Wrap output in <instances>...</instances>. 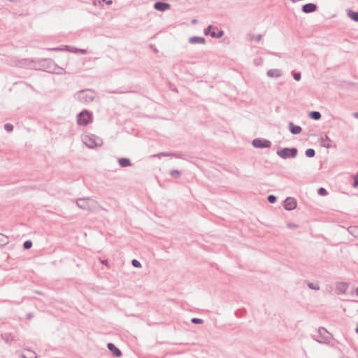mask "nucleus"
Wrapping results in <instances>:
<instances>
[{
    "mask_svg": "<svg viewBox=\"0 0 358 358\" xmlns=\"http://www.w3.org/2000/svg\"><path fill=\"white\" fill-rule=\"evenodd\" d=\"M196 20H192V23H193V24H195V23H196Z\"/></svg>",
    "mask_w": 358,
    "mask_h": 358,
    "instance_id": "nucleus-48",
    "label": "nucleus"
},
{
    "mask_svg": "<svg viewBox=\"0 0 358 358\" xmlns=\"http://www.w3.org/2000/svg\"><path fill=\"white\" fill-rule=\"evenodd\" d=\"M36 354L35 352L29 350L24 349V358H36Z\"/></svg>",
    "mask_w": 358,
    "mask_h": 358,
    "instance_id": "nucleus-18",
    "label": "nucleus"
},
{
    "mask_svg": "<svg viewBox=\"0 0 358 358\" xmlns=\"http://www.w3.org/2000/svg\"><path fill=\"white\" fill-rule=\"evenodd\" d=\"M305 154L308 157H313L315 155V151L313 148H308L306 150Z\"/></svg>",
    "mask_w": 358,
    "mask_h": 358,
    "instance_id": "nucleus-25",
    "label": "nucleus"
},
{
    "mask_svg": "<svg viewBox=\"0 0 358 358\" xmlns=\"http://www.w3.org/2000/svg\"><path fill=\"white\" fill-rule=\"evenodd\" d=\"M191 322L193 324H203V320L202 319H200V318H196V317H194L191 320Z\"/></svg>",
    "mask_w": 358,
    "mask_h": 358,
    "instance_id": "nucleus-32",
    "label": "nucleus"
},
{
    "mask_svg": "<svg viewBox=\"0 0 358 358\" xmlns=\"http://www.w3.org/2000/svg\"><path fill=\"white\" fill-rule=\"evenodd\" d=\"M38 64L36 62L29 60L28 59H24V68L34 69H36Z\"/></svg>",
    "mask_w": 358,
    "mask_h": 358,
    "instance_id": "nucleus-16",
    "label": "nucleus"
},
{
    "mask_svg": "<svg viewBox=\"0 0 358 358\" xmlns=\"http://www.w3.org/2000/svg\"><path fill=\"white\" fill-rule=\"evenodd\" d=\"M33 317V315L31 313H29L27 315V318L28 320H30Z\"/></svg>",
    "mask_w": 358,
    "mask_h": 358,
    "instance_id": "nucleus-41",
    "label": "nucleus"
},
{
    "mask_svg": "<svg viewBox=\"0 0 358 358\" xmlns=\"http://www.w3.org/2000/svg\"><path fill=\"white\" fill-rule=\"evenodd\" d=\"M262 34H259L257 36H255V35H250L249 36V40L250 41H256L257 42H259L262 40Z\"/></svg>",
    "mask_w": 358,
    "mask_h": 358,
    "instance_id": "nucleus-26",
    "label": "nucleus"
},
{
    "mask_svg": "<svg viewBox=\"0 0 358 358\" xmlns=\"http://www.w3.org/2000/svg\"><path fill=\"white\" fill-rule=\"evenodd\" d=\"M172 155V152H160L157 155H153L154 157H160L161 156L167 157L171 156Z\"/></svg>",
    "mask_w": 358,
    "mask_h": 358,
    "instance_id": "nucleus-31",
    "label": "nucleus"
},
{
    "mask_svg": "<svg viewBox=\"0 0 358 358\" xmlns=\"http://www.w3.org/2000/svg\"><path fill=\"white\" fill-rule=\"evenodd\" d=\"M224 34V31L222 30H220L218 32L212 31L210 32V35L213 38H221Z\"/></svg>",
    "mask_w": 358,
    "mask_h": 358,
    "instance_id": "nucleus-23",
    "label": "nucleus"
},
{
    "mask_svg": "<svg viewBox=\"0 0 358 358\" xmlns=\"http://www.w3.org/2000/svg\"><path fill=\"white\" fill-rule=\"evenodd\" d=\"M153 7L157 10L164 12L171 8V4L166 2L157 1L155 3Z\"/></svg>",
    "mask_w": 358,
    "mask_h": 358,
    "instance_id": "nucleus-9",
    "label": "nucleus"
},
{
    "mask_svg": "<svg viewBox=\"0 0 358 358\" xmlns=\"http://www.w3.org/2000/svg\"><path fill=\"white\" fill-rule=\"evenodd\" d=\"M309 117L314 120H319L322 115L321 113L318 111H312L310 113Z\"/></svg>",
    "mask_w": 358,
    "mask_h": 358,
    "instance_id": "nucleus-21",
    "label": "nucleus"
},
{
    "mask_svg": "<svg viewBox=\"0 0 358 358\" xmlns=\"http://www.w3.org/2000/svg\"><path fill=\"white\" fill-rule=\"evenodd\" d=\"M92 114L85 110L77 115V123L79 125L86 126L92 122Z\"/></svg>",
    "mask_w": 358,
    "mask_h": 358,
    "instance_id": "nucleus-5",
    "label": "nucleus"
},
{
    "mask_svg": "<svg viewBox=\"0 0 358 358\" xmlns=\"http://www.w3.org/2000/svg\"><path fill=\"white\" fill-rule=\"evenodd\" d=\"M32 246V242L31 241H26L24 242V249L28 250L30 249Z\"/></svg>",
    "mask_w": 358,
    "mask_h": 358,
    "instance_id": "nucleus-29",
    "label": "nucleus"
},
{
    "mask_svg": "<svg viewBox=\"0 0 358 358\" xmlns=\"http://www.w3.org/2000/svg\"><path fill=\"white\" fill-rule=\"evenodd\" d=\"M296 227L295 224H292V227Z\"/></svg>",
    "mask_w": 358,
    "mask_h": 358,
    "instance_id": "nucleus-49",
    "label": "nucleus"
},
{
    "mask_svg": "<svg viewBox=\"0 0 358 358\" xmlns=\"http://www.w3.org/2000/svg\"><path fill=\"white\" fill-rule=\"evenodd\" d=\"M8 237L0 233V248L8 243Z\"/></svg>",
    "mask_w": 358,
    "mask_h": 358,
    "instance_id": "nucleus-20",
    "label": "nucleus"
},
{
    "mask_svg": "<svg viewBox=\"0 0 358 358\" xmlns=\"http://www.w3.org/2000/svg\"><path fill=\"white\" fill-rule=\"evenodd\" d=\"M64 49L62 48H49L48 50H50V51H55V52H58V51H61V50H63Z\"/></svg>",
    "mask_w": 358,
    "mask_h": 358,
    "instance_id": "nucleus-38",
    "label": "nucleus"
},
{
    "mask_svg": "<svg viewBox=\"0 0 358 358\" xmlns=\"http://www.w3.org/2000/svg\"><path fill=\"white\" fill-rule=\"evenodd\" d=\"M317 10V5L312 3H308L302 6V11L306 13H310Z\"/></svg>",
    "mask_w": 358,
    "mask_h": 358,
    "instance_id": "nucleus-11",
    "label": "nucleus"
},
{
    "mask_svg": "<svg viewBox=\"0 0 358 358\" xmlns=\"http://www.w3.org/2000/svg\"><path fill=\"white\" fill-rule=\"evenodd\" d=\"M213 27L211 25H209L205 30H204V34L206 35H208L210 34V29L212 28Z\"/></svg>",
    "mask_w": 358,
    "mask_h": 358,
    "instance_id": "nucleus-37",
    "label": "nucleus"
},
{
    "mask_svg": "<svg viewBox=\"0 0 358 358\" xmlns=\"http://www.w3.org/2000/svg\"><path fill=\"white\" fill-rule=\"evenodd\" d=\"M289 131L292 134H299L301 133L302 129L300 126L295 125L293 122H290L289 123Z\"/></svg>",
    "mask_w": 358,
    "mask_h": 358,
    "instance_id": "nucleus-14",
    "label": "nucleus"
},
{
    "mask_svg": "<svg viewBox=\"0 0 358 358\" xmlns=\"http://www.w3.org/2000/svg\"><path fill=\"white\" fill-rule=\"evenodd\" d=\"M308 287L311 289H314V290H319L320 289V286L317 284H314L313 282H308Z\"/></svg>",
    "mask_w": 358,
    "mask_h": 358,
    "instance_id": "nucleus-28",
    "label": "nucleus"
},
{
    "mask_svg": "<svg viewBox=\"0 0 358 358\" xmlns=\"http://www.w3.org/2000/svg\"><path fill=\"white\" fill-rule=\"evenodd\" d=\"M3 340L6 343H10L13 340V336L10 334H5Z\"/></svg>",
    "mask_w": 358,
    "mask_h": 358,
    "instance_id": "nucleus-30",
    "label": "nucleus"
},
{
    "mask_svg": "<svg viewBox=\"0 0 358 358\" xmlns=\"http://www.w3.org/2000/svg\"><path fill=\"white\" fill-rule=\"evenodd\" d=\"M77 206L85 210L92 211L96 208L97 202L91 198H79L76 201Z\"/></svg>",
    "mask_w": 358,
    "mask_h": 358,
    "instance_id": "nucleus-1",
    "label": "nucleus"
},
{
    "mask_svg": "<svg viewBox=\"0 0 358 358\" xmlns=\"http://www.w3.org/2000/svg\"><path fill=\"white\" fill-rule=\"evenodd\" d=\"M108 350L112 354L116 357H120L122 356L121 350L117 348L113 343H109L107 345Z\"/></svg>",
    "mask_w": 358,
    "mask_h": 358,
    "instance_id": "nucleus-10",
    "label": "nucleus"
},
{
    "mask_svg": "<svg viewBox=\"0 0 358 358\" xmlns=\"http://www.w3.org/2000/svg\"><path fill=\"white\" fill-rule=\"evenodd\" d=\"M336 290L340 294H345L348 288V283L347 282H337L336 285Z\"/></svg>",
    "mask_w": 358,
    "mask_h": 358,
    "instance_id": "nucleus-13",
    "label": "nucleus"
},
{
    "mask_svg": "<svg viewBox=\"0 0 358 358\" xmlns=\"http://www.w3.org/2000/svg\"><path fill=\"white\" fill-rule=\"evenodd\" d=\"M293 77L295 80H296V81L300 80V79L301 78V73H299V72L294 73Z\"/></svg>",
    "mask_w": 358,
    "mask_h": 358,
    "instance_id": "nucleus-36",
    "label": "nucleus"
},
{
    "mask_svg": "<svg viewBox=\"0 0 358 358\" xmlns=\"http://www.w3.org/2000/svg\"><path fill=\"white\" fill-rule=\"evenodd\" d=\"M355 331H356L357 334H358V324H357V327L355 329Z\"/></svg>",
    "mask_w": 358,
    "mask_h": 358,
    "instance_id": "nucleus-45",
    "label": "nucleus"
},
{
    "mask_svg": "<svg viewBox=\"0 0 358 358\" xmlns=\"http://www.w3.org/2000/svg\"><path fill=\"white\" fill-rule=\"evenodd\" d=\"M296 207V201L292 197H287L284 201V208L287 210H292Z\"/></svg>",
    "mask_w": 358,
    "mask_h": 358,
    "instance_id": "nucleus-8",
    "label": "nucleus"
},
{
    "mask_svg": "<svg viewBox=\"0 0 358 358\" xmlns=\"http://www.w3.org/2000/svg\"><path fill=\"white\" fill-rule=\"evenodd\" d=\"M267 76L270 78H280L282 75V72L280 69H271L267 71L266 72Z\"/></svg>",
    "mask_w": 358,
    "mask_h": 358,
    "instance_id": "nucleus-12",
    "label": "nucleus"
},
{
    "mask_svg": "<svg viewBox=\"0 0 358 358\" xmlns=\"http://www.w3.org/2000/svg\"><path fill=\"white\" fill-rule=\"evenodd\" d=\"M3 128L7 132H10L13 129V125L10 123H6L3 125Z\"/></svg>",
    "mask_w": 358,
    "mask_h": 358,
    "instance_id": "nucleus-27",
    "label": "nucleus"
},
{
    "mask_svg": "<svg viewBox=\"0 0 358 358\" xmlns=\"http://www.w3.org/2000/svg\"><path fill=\"white\" fill-rule=\"evenodd\" d=\"M252 145L257 148H267L271 146V143L270 141L264 138H255Z\"/></svg>",
    "mask_w": 358,
    "mask_h": 358,
    "instance_id": "nucleus-6",
    "label": "nucleus"
},
{
    "mask_svg": "<svg viewBox=\"0 0 358 358\" xmlns=\"http://www.w3.org/2000/svg\"><path fill=\"white\" fill-rule=\"evenodd\" d=\"M82 53H85L86 52V50H80Z\"/></svg>",
    "mask_w": 358,
    "mask_h": 358,
    "instance_id": "nucleus-46",
    "label": "nucleus"
},
{
    "mask_svg": "<svg viewBox=\"0 0 358 358\" xmlns=\"http://www.w3.org/2000/svg\"><path fill=\"white\" fill-rule=\"evenodd\" d=\"M170 157H176V158H180V155L178 154V153H173L172 152V155H171Z\"/></svg>",
    "mask_w": 358,
    "mask_h": 358,
    "instance_id": "nucleus-40",
    "label": "nucleus"
},
{
    "mask_svg": "<svg viewBox=\"0 0 358 358\" xmlns=\"http://www.w3.org/2000/svg\"><path fill=\"white\" fill-rule=\"evenodd\" d=\"M327 333V331L324 327H320L318 329V334L320 335V338H314V339L320 343H327L329 342V337L325 334Z\"/></svg>",
    "mask_w": 358,
    "mask_h": 358,
    "instance_id": "nucleus-7",
    "label": "nucleus"
},
{
    "mask_svg": "<svg viewBox=\"0 0 358 358\" xmlns=\"http://www.w3.org/2000/svg\"><path fill=\"white\" fill-rule=\"evenodd\" d=\"M131 264H132V266L134 267H136V268H141V264L137 259H133L131 261Z\"/></svg>",
    "mask_w": 358,
    "mask_h": 358,
    "instance_id": "nucleus-34",
    "label": "nucleus"
},
{
    "mask_svg": "<svg viewBox=\"0 0 358 358\" xmlns=\"http://www.w3.org/2000/svg\"><path fill=\"white\" fill-rule=\"evenodd\" d=\"M267 199H268V201L269 203H274L276 201L277 198H276V196H274V195H269V196H268Z\"/></svg>",
    "mask_w": 358,
    "mask_h": 358,
    "instance_id": "nucleus-35",
    "label": "nucleus"
},
{
    "mask_svg": "<svg viewBox=\"0 0 358 358\" xmlns=\"http://www.w3.org/2000/svg\"><path fill=\"white\" fill-rule=\"evenodd\" d=\"M277 155L284 159L294 158L296 157L298 150L296 148H285L277 150Z\"/></svg>",
    "mask_w": 358,
    "mask_h": 358,
    "instance_id": "nucleus-3",
    "label": "nucleus"
},
{
    "mask_svg": "<svg viewBox=\"0 0 358 358\" xmlns=\"http://www.w3.org/2000/svg\"><path fill=\"white\" fill-rule=\"evenodd\" d=\"M354 116H355V117H357V118H358V113H354Z\"/></svg>",
    "mask_w": 358,
    "mask_h": 358,
    "instance_id": "nucleus-44",
    "label": "nucleus"
},
{
    "mask_svg": "<svg viewBox=\"0 0 358 358\" xmlns=\"http://www.w3.org/2000/svg\"><path fill=\"white\" fill-rule=\"evenodd\" d=\"M107 4L110 5L112 3V1L109 0L106 2Z\"/></svg>",
    "mask_w": 358,
    "mask_h": 358,
    "instance_id": "nucleus-43",
    "label": "nucleus"
},
{
    "mask_svg": "<svg viewBox=\"0 0 358 358\" xmlns=\"http://www.w3.org/2000/svg\"><path fill=\"white\" fill-rule=\"evenodd\" d=\"M101 262L102 264H104V265H107V264H108V261L107 260H101Z\"/></svg>",
    "mask_w": 358,
    "mask_h": 358,
    "instance_id": "nucleus-42",
    "label": "nucleus"
},
{
    "mask_svg": "<svg viewBox=\"0 0 358 358\" xmlns=\"http://www.w3.org/2000/svg\"><path fill=\"white\" fill-rule=\"evenodd\" d=\"M83 141L84 143L90 148H94L95 147L99 146L102 143L101 139L93 134L85 136Z\"/></svg>",
    "mask_w": 358,
    "mask_h": 358,
    "instance_id": "nucleus-4",
    "label": "nucleus"
},
{
    "mask_svg": "<svg viewBox=\"0 0 358 358\" xmlns=\"http://www.w3.org/2000/svg\"><path fill=\"white\" fill-rule=\"evenodd\" d=\"M317 193L321 196H326L327 194V191L324 187H320L318 189Z\"/></svg>",
    "mask_w": 358,
    "mask_h": 358,
    "instance_id": "nucleus-33",
    "label": "nucleus"
},
{
    "mask_svg": "<svg viewBox=\"0 0 358 358\" xmlns=\"http://www.w3.org/2000/svg\"><path fill=\"white\" fill-rule=\"evenodd\" d=\"M94 98L95 92L91 90H80L78 93V99L84 103H89L93 101Z\"/></svg>",
    "mask_w": 358,
    "mask_h": 358,
    "instance_id": "nucleus-2",
    "label": "nucleus"
},
{
    "mask_svg": "<svg viewBox=\"0 0 358 358\" xmlns=\"http://www.w3.org/2000/svg\"><path fill=\"white\" fill-rule=\"evenodd\" d=\"M353 187H358V178H357V177H355V178H354Z\"/></svg>",
    "mask_w": 358,
    "mask_h": 358,
    "instance_id": "nucleus-39",
    "label": "nucleus"
},
{
    "mask_svg": "<svg viewBox=\"0 0 358 358\" xmlns=\"http://www.w3.org/2000/svg\"><path fill=\"white\" fill-rule=\"evenodd\" d=\"M356 294L358 296V287L355 290Z\"/></svg>",
    "mask_w": 358,
    "mask_h": 358,
    "instance_id": "nucleus-47",
    "label": "nucleus"
},
{
    "mask_svg": "<svg viewBox=\"0 0 358 358\" xmlns=\"http://www.w3.org/2000/svg\"><path fill=\"white\" fill-rule=\"evenodd\" d=\"M189 42L191 44H204L206 43V39L205 38L201 36H192L189 38Z\"/></svg>",
    "mask_w": 358,
    "mask_h": 358,
    "instance_id": "nucleus-15",
    "label": "nucleus"
},
{
    "mask_svg": "<svg viewBox=\"0 0 358 358\" xmlns=\"http://www.w3.org/2000/svg\"><path fill=\"white\" fill-rule=\"evenodd\" d=\"M118 163L122 167H128L131 165V161L128 158H120L118 159Z\"/></svg>",
    "mask_w": 358,
    "mask_h": 358,
    "instance_id": "nucleus-17",
    "label": "nucleus"
},
{
    "mask_svg": "<svg viewBox=\"0 0 358 358\" xmlns=\"http://www.w3.org/2000/svg\"><path fill=\"white\" fill-rule=\"evenodd\" d=\"M348 16L354 20L355 22H358V12L353 11L350 9L347 11Z\"/></svg>",
    "mask_w": 358,
    "mask_h": 358,
    "instance_id": "nucleus-19",
    "label": "nucleus"
},
{
    "mask_svg": "<svg viewBox=\"0 0 358 358\" xmlns=\"http://www.w3.org/2000/svg\"><path fill=\"white\" fill-rule=\"evenodd\" d=\"M170 175L174 178H178L181 176V172L179 170H171Z\"/></svg>",
    "mask_w": 358,
    "mask_h": 358,
    "instance_id": "nucleus-24",
    "label": "nucleus"
},
{
    "mask_svg": "<svg viewBox=\"0 0 358 358\" xmlns=\"http://www.w3.org/2000/svg\"><path fill=\"white\" fill-rule=\"evenodd\" d=\"M49 71L57 74H62L63 73L64 69L58 66L57 65L54 64L53 68Z\"/></svg>",
    "mask_w": 358,
    "mask_h": 358,
    "instance_id": "nucleus-22",
    "label": "nucleus"
}]
</instances>
